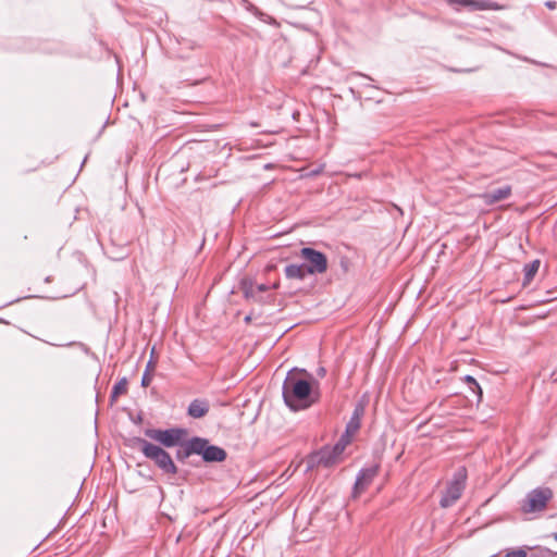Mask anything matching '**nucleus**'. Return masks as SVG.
Masks as SVG:
<instances>
[{"label": "nucleus", "instance_id": "nucleus-1", "mask_svg": "<svg viewBox=\"0 0 557 557\" xmlns=\"http://www.w3.org/2000/svg\"><path fill=\"white\" fill-rule=\"evenodd\" d=\"M318 397L311 382L290 372L287 374L283 383V399L288 408L294 411L307 409Z\"/></svg>", "mask_w": 557, "mask_h": 557}, {"label": "nucleus", "instance_id": "nucleus-2", "mask_svg": "<svg viewBox=\"0 0 557 557\" xmlns=\"http://www.w3.org/2000/svg\"><path fill=\"white\" fill-rule=\"evenodd\" d=\"M135 441L144 456L152 460L160 470L172 475L177 473V467L166 450L140 437L135 438Z\"/></svg>", "mask_w": 557, "mask_h": 557}, {"label": "nucleus", "instance_id": "nucleus-3", "mask_svg": "<svg viewBox=\"0 0 557 557\" xmlns=\"http://www.w3.org/2000/svg\"><path fill=\"white\" fill-rule=\"evenodd\" d=\"M553 492L548 487H539L527 494L521 504V510L524 513H533L542 511L546 508L547 503L552 499Z\"/></svg>", "mask_w": 557, "mask_h": 557}, {"label": "nucleus", "instance_id": "nucleus-4", "mask_svg": "<svg viewBox=\"0 0 557 557\" xmlns=\"http://www.w3.org/2000/svg\"><path fill=\"white\" fill-rule=\"evenodd\" d=\"M299 256L306 261L304 265L310 275L322 274L327 270V258L326 256L310 247H304L300 249Z\"/></svg>", "mask_w": 557, "mask_h": 557}, {"label": "nucleus", "instance_id": "nucleus-5", "mask_svg": "<svg viewBox=\"0 0 557 557\" xmlns=\"http://www.w3.org/2000/svg\"><path fill=\"white\" fill-rule=\"evenodd\" d=\"M467 473L463 468H460L449 482L442 499L441 506L446 508L453 506L461 496L466 485Z\"/></svg>", "mask_w": 557, "mask_h": 557}, {"label": "nucleus", "instance_id": "nucleus-6", "mask_svg": "<svg viewBox=\"0 0 557 557\" xmlns=\"http://www.w3.org/2000/svg\"><path fill=\"white\" fill-rule=\"evenodd\" d=\"M145 434L150 440H153L165 447H174L182 442L183 436L186 434L184 429L172 428L166 430L161 429H147Z\"/></svg>", "mask_w": 557, "mask_h": 557}, {"label": "nucleus", "instance_id": "nucleus-7", "mask_svg": "<svg viewBox=\"0 0 557 557\" xmlns=\"http://www.w3.org/2000/svg\"><path fill=\"white\" fill-rule=\"evenodd\" d=\"M197 455L205 462H222L226 459V451L219 446L211 445L207 438L196 436Z\"/></svg>", "mask_w": 557, "mask_h": 557}, {"label": "nucleus", "instance_id": "nucleus-8", "mask_svg": "<svg viewBox=\"0 0 557 557\" xmlns=\"http://www.w3.org/2000/svg\"><path fill=\"white\" fill-rule=\"evenodd\" d=\"M379 466L374 465L368 468H363L359 471L355 486H354V496L356 497L361 492H363L368 485L373 481V479L377 475Z\"/></svg>", "mask_w": 557, "mask_h": 557}, {"label": "nucleus", "instance_id": "nucleus-9", "mask_svg": "<svg viewBox=\"0 0 557 557\" xmlns=\"http://www.w3.org/2000/svg\"><path fill=\"white\" fill-rule=\"evenodd\" d=\"M338 462L337 457L334 455L331 446H324L319 451L314 453L310 457V463L312 466H323L325 468L332 467Z\"/></svg>", "mask_w": 557, "mask_h": 557}, {"label": "nucleus", "instance_id": "nucleus-10", "mask_svg": "<svg viewBox=\"0 0 557 557\" xmlns=\"http://www.w3.org/2000/svg\"><path fill=\"white\" fill-rule=\"evenodd\" d=\"M511 195V187L510 186H504L498 189L484 193L480 197L483 199L484 203L486 205H493L498 201L507 199Z\"/></svg>", "mask_w": 557, "mask_h": 557}, {"label": "nucleus", "instance_id": "nucleus-11", "mask_svg": "<svg viewBox=\"0 0 557 557\" xmlns=\"http://www.w3.org/2000/svg\"><path fill=\"white\" fill-rule=\"evenodd\" d=\"M450 5H454L456 8L465 7L469 8L470 10H488L494 9V7L488 2L484 0H447Z\"/></svg>", "mask_w": 557, "mask_h": 557}, {"label": "nucleus", "instance_id": "nucleus-12", "mask_svg": "<svg viewBox=\"0 0 557 557\" xmlns=\"http://www.w3.org/2000/svg\"><path fill=\"white\" fill-rule=\"evenodd\" d=\"M209 403L205 399H194L187 409L188 416L195 419L205 417L209 412Z\"/></svg>", "mask_w": 557, "mask_h": 557}, {"label": "nucleus", "instance_id": "nucleus-13", "mask_svg": "<svg viewBox=\"0 0 557 557\" xmlns=\"http://www.w3.org/2000/svg\"><path fill=\"white\" fill-rule=\"evenodd\" d=\"M364 408L362 405H357L354 409V412L346 424V433L355 434L360 429L361 418L363 416Z\"/></svg>", "mask_w": 557, "mask_h": 557}, {"label": "nucleus", "instance_id": "nucleus-14", "mask_svg": "<svg viewBox=\"0 0 557 557\" xmlns=\"http://www.w3.org/2000/svg\"><path fill=\"white\" fill-rule=\"evenodd\" d=\"M285 276L289 280H305L308 275H310L309 272H307L306 267L302 264H288L284 269Z\"/></svg>", "mask_w": 557, "mask_h": 557}, {"label": "nucleus", "instance_id": "nucleus-15", "mask_svg": "<svg viewBox=\"0 0 557 557\" xmlns=\"http://www.w3.org/2000/svg\"><path fill=\"white\" fill-rule=\"evenodd\" d=\"M191 455H197L196 436L184 443L183 447L176 451V459L184 461Z\"/></svg>", "mask_w": 557, "mask_h": 557}, {"label": "nucleus", "instance_id": "nucleus-16", "mask_svg": "<svg viewBox=\"0 0 557 557\" xmlns=\"http://www.w3.org/2000/svg\"><path fill=\"white\" fill-rule=\"evenodd\" d=\"M126 392H127V380H126V377H122L114 384V386L111 391V395H110L111 401H114L120 395L125 394Z\"/></svg>", "mask_w": 557, "mask_h": 557}, {"label": "nucleus", "instance_id": "nucleus-17", "mask_svg": "<svg viewBox=\"0 0 557 557\" xmlns=\"http://www.w3.org/2000/svg\"><path fill=\"white\" fill-rule=\"evenodd\" d=\"M270 289V286L267 284H259L257 286H248L245 287L244 294L246 298H255L258 293H264Z\"/></svg>", "mask_w": 557, "mask_h": 557}, {"label": "nucleus", "instance_id": "nucleus-18", "mask_svg": "<svg viewBox=\"0 0 557 557\" xmlns=\"http://www.w3.org/2000/svg\"><path fill=\"white\" fill-rule=\"evenodd\" d=\"M156 363L150 359L146 366V370L141 377V386L147 387L150 385L152 381V372L154 370Z\"/></svg>", "mask_w": 557, "mask_h": 557}, {"label": "nucleus", "instance_id": "nucleus-19", "mask_svg": "<svg viewBox=\"0 0 557 557\" xmlns=\"http://www.w3.org/2000/svg\"><path fill=\"white\" fill-rule=\"evenodd\" d=\"M539 268H540L539 260H534L524 267V276H525L524 284L531 282V280L534 277V275L539 271Z\"/></svg>", "mask_w": 557, "mask_h": 557}, {"label": "nucleus", "instance_id": "nucleus-20", "mask_svg": "<svg viewBox=\"0 0 557 557\" xmlns=\"http://www.w3.org/2000/svg\"><path fill=\"white\" fill-rule=\"evenodd\" d=\"M354 434L351 433H346V431L344 432V434L341 436V438L338 440L337 443L342 444L344 447H346L347 445L350 444L351 442V438H352Z\"/></svg>", "mask_w": 557, "mask_h": 557}, {"label": "nucleus", "instance_id": "nucleus-21", "mask_svg": "<svg viewBox=\"0 0 557 557\" xmlns=\"http://www.w3.org/2000/svg\"><path fill=\"white\" fill-rule=\"evenodd\" d=\"M346 447H344L342 444L336 443L334 446H331V449L333 450L334 455L339 460L341 455L344 453Z\"/></svg>", "mask_w": 557, "mask_h": 557}, {"label": "nucleus", "instance_id": "nucleus-22", "mask_svg": "<svg viewBox=\"0 0 557 557\" xmlns=\"http://www.w3.org/2000/svg\"><path fill=\"white\" fill-rule=\"evenodd\" d=\"M505 557H527V553L522 549L509 552Z\"/></svg>", "mask_w": 557, "mask_h": 557}, {"label": "nucleus", "instance_id": "nucleus-23", "mask_svg": "<svg viewBox=\"0 0 557 557\" xmlns=\"http://www.w3.org/2000/svg\"><path fill=\"white\" fill-rule=\"evenodd\" d=\"M466 379H467V381H468L469 383H471V385H472V386H471V388H472L473 391H474V388H476V389L480 392V395H481V394H482V392H481V388H480L479 384L476 383V381H475L473 377H471V376H467Z\"/></svg>", "mask_w": 557, "mask_h": 557}, {"label": "nucleus", "instance_id": "nucleus-24", "mask_svg": "<svg viewBox=\"0 0 557 557\" xmlns=\"http://www.w3.org/2000/svg\"><path fill=\"white\" fill-rule=\"evenodd\" d=\"M413 388V381H410V383H406L404 387V395L405 397H408L409 393Z\"/></svg>", "mask_w": 557, "mask_h": 557}, {"label": "nucleus", "instance_id": "nucleus-25", "mask_svg": "<svg viewBox=\"0 0 557 557\" xmlns=\"http://www.w3.org/2000/svg\"><path fill=\"white\" fill-rule=\"evenodd\" d=\"M545 7L548 8L549 10H554L556 8V2L555 1H546Z\"/></svg>", "mask_w": 557, "mask_h": 557}, {"label": "nucleus", "instance_id": "nucleus-26", "mask_svg": "<svg viewBox=\"0 0 557 557\" xmlns=\"http://www.w3.org/2000/svg\"><path fill=\"white\" fill-rule=\"evenodd\" d=\"M318 374H319L320 376L325 375V369H324V368H320V369H319V371H318Z\"/></svg>", "mask_w": 557, "mask_h": 557}, {"label": "nucleus", "instance_id": "nucleus-27", "mask_svg": "<svg viewBox=\"0 0 557 557\" xmlns=\"http://www.w3.org/2000/svg\"><path fill=\"white\" fill-rule=\"evenodd\" d=\"M278 286H280V284L276 282V283H273L272 288L276 289V288H278Z\"/></svg>", "mask_w": 557, "mask_h": 557}, {"label": "nucleus", "instance_id": "nucleus-28", "mask_svg": "<svg viewBox=\"0 0 557 557\" xmlns=\"http://www.w3.org/2000/svg\"><path fill=\"white\" fill-rule=\"evenodd\" d=\"M555 539H556V541H557V533L555 534Z\"/></svg>", "mask_w": 557, "mask_h": 557}]
</instances>
